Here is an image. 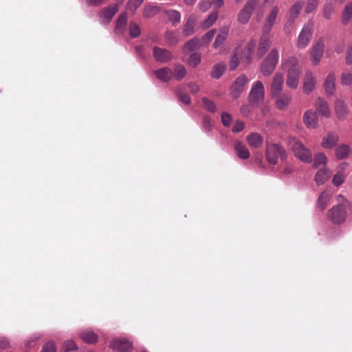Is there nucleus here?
<instances>
[{
  "mask_svg": "<svg viewBox=\"0 0 352 352\" xmlns=\"http://www.w3.org/2000/svg\"><path fill=\"white\" fill-rule=\"evenodd\" d=\"M337 200L339 204L329 210L328 219L333 223L340 224L345 221L347 210L351 208V205L341 195L338 196Z\"/></svg>",
  "mask_w": 352,
  "mask_h": 352,
  "instance_id": "nucleus-1",
  "label": "nucleus"
},
{
  "mask_svg": "<svg viewBox=\"0 0 352 352\" xmlns=\"http://www.w3.org/2000/svg\"><path fill=\"white\" fill-rule=\"evenodd\" d=\"M291 150L296 158L304 163H310L312 161V154L309 148L296 138H291L289 142Z\"/></svg>",
  "mask_w": 352,
  "mask_h": 352,
  "instance_id": "nucleus-2",
  "label": "nucleus"
},
{
  "mask_svg": "<svg viewBox=\"0 0 352 352\" xmlns=\"http://www.w3.org/2000/svg\"><path fill=\"white\" fill-rule=\"evenodd\" d=\"M265 156L269 163L275 165L278 162V157L283 160L287 158V153L282 145L267 142Z\"/></svg>",
  "mask_w": 352,
  "mask_h": 352,
  "instance_id": "nucleus-3",
  "label": "nucleus"
},
{
  "mask_svg": "<svg viewBox=\"0 0 352 352\" xmlns=\"http://www.w3.org/2000/svg\"><path fill=\"white\" fill-rule=\"evenodd\" d=\"M248 99L250 102L254 106H258L264 102L265 87L262 82L257 80L253 84Z\"/></svg>",
  "mask_w": 352,
  "mask_h": 352,
  "instance_id": "nucleus-4",
  "label": "nucleus"
},
{
  "mask_svg": "<svg viewBox=\"0 0 352 352\" xmlns=\"http://www.w3.org/2000/svg\"><path fill=\"white\" fill-rule=\"evenodd\" d=\"M278 50L276 49H272L261 65V71L264 76H270L274 72L278 63Z\"/></svg>",
  "mask_w": 352,
  "mask_h": 352,
  "instance_id": "nucleus-5",
  "label": "nucleus"
},
{
  "mask_svg": "<svg viewBox=\"0 0 352 352\" xmlns=\"http://www.w3.org/2000/svg\"><path fill=\"white\" fill-rule=\"evenodd\" d=\"M258 4V0L248 1L244 7L239 11L238 14V21L241 24L248 23L254 10Z\"/></svg>",
  "mask_w": 352,
  "mask_h": 352,
  "instance_id": "nucleus-6",
  "label": "nucleus"
},
{
  "mask_svg": "<svg viewBox=\"0 0 352 352\" xmlns=\"http://www.w3.org/2000/svg\"><path fill=\"white\" fill-rule=\"evenodd\" d=\"M248 77L242 74L236 78L230 87V94L234 98H238L244 91V87L248 82Z\"/></svg>",
  "mask_w": 352,
  "mask_h": 352,
  "instance_id": "nucleus-7",
  "label": "nucleus"
},
{
  "mask_svg": "<svg viewBox=\"0 0 352 352\" xmlns=\"http://www.w3.org/2000/svg\"><path fill=\"white\" fill-rule=\"evenodd\" d=\"M111 348L119 352H129L132 349L133 344L124 338H114L110 344Z\"/></svg>",
  "mask_w": 352,
  "mask_h": 352,
  "instance_id": "nucleus-8",
  "label": "nucleus"
},
{
  "mask_svg": "<svg viewBox=\"0 0 352 352\" xmlns=\"http://www.w3.org/2000/svg\"><path fill=\"white\" fill-rule=\"evenodd\" d=\"M118 5L117 4L111 5L106 8H104L99 14L100 22L102 24L109 23L114 15L118 12Z\"/></svg>",
  "mask_w": 352,
  "mask_h": 352,
  "instance_id": "nucleus-9",
  "label": "nucleus"
},
{
  "mask_svg": "<svg viewBox=\"0 0 352 352\" xmlns=\"http://www.w3.org/2000/svg\"><path fill=\"white\" fill-rule=\"evenodd\" d=\"M300 69L298 67H290L287 69V78L286 85L291 89L297 88L299 82Z\"/></svg>",
  "mask_w": 352,
  "mask_h": 352,
  "instance_id": "nucleus-10",
  "label": "nucleus"
},
{
  "mask_svg": "<svg viewBox=\"0 0 352 352\" xmlns=\"http://www.w3.org/2000/svg\"><path fill=\"white\" fill-rule=\"evenodd\" d=\"M283 75L280 73H276L273 78L270 87L272 97H276L280 94L283 90Z\"/></svg>",
  "mask_w": 352,
  "mask_h": 352,
  "instance_id": "nucleus-11",
  "label": "nucleus"
},
{
  "mask_svg": "<svg viewBox=\"0 0 352 352\" xmlns=\"http://www.w3.org/2000/svg\"><path fill=\"white\" fill-rule=\"evenodd\" d=\"M324 47L322 39H319L314 45L311 53V60L314 65L319 64L323 54Z\"/></svg>",
  "mask_w": 352,
  "mask_h": 352,
  "instance_id": "nucleus-12",
  "label": "nucleus"
},
{
  "mask_svg": "<svg viewBox=\"0 0 352 352\" xmlns=\"http://www.w3.org/2000/svg\"><path fill=\"white\" fill-rule=\"evenodd\" d=\"M153 54L155 60L160 63H166L173 58V55L170 51L159 47H153Z\"/></svg>",
  "mask_w": 352,
  "mask_h": 352,
  "instance_id": "nucleus-13",
  "label": "nucleus"
},
{
  "mask_svg": "<svg viewBox=\"0 0 352 352\" xmlns=\"http://www.w3.org/2000/svg\"><path fill=\"white\" fill-rule=\"evenodd\" d=\"M311 27H303L298 38V47L305 48L308 45L311 37Z\"/></svg>",
  "mask_w": 352,
  "mask_h": 352,
  "instance_id": "nucleus-14",
  "label": "nucleus"
},
{
  "mask_svg": "<svg viewBox=\"0 0 352 352\" xmlns=\"http://www.w3.org/2000/svg\"><path fill=\"white\" fill-rule=\"evenodd\" d=\"M279 11V8L278 6H274L272 7L270 13L267 16L265 22L263 25V31L267 34H270L272 28L273 27L276 19L277 17L278 13Z\"/></svg>",
  "mask_w": 352,
  "mask_h": 352,
  "instance_id": "nucleus-15",
  "label": "nucleus"
},
{
  "mask_svg": "<svg viewBox=\"0 0 352 352\" xmlns=\"http://www.w3.org/2000/svg\"><path fill=\"white\" fill-rule=\"evenodd\" d=\"M271 45L270 38L269 34H267L263 31V35L261 36L259 41V45L257 50V54L259 58L263 56L266 51L268 50Z\"/></svg>",
  "mask_w": 352,
  "mask_h": 352,
  "instance_id": "nucleus-16",
  "label": "nucleus"
},
{
  "mask_svg": "<svg viewBox=\"0 0 352 352\" xmlns=\"http://www.w3.org/2000/svg\"><path fill=\"white\" fill-rule=\"evenodd\" d=\"M316 83V78L311 72L306 73L304 82H303V91L306 94L311 93L315 88Z\"/></svg>",
  "mask_w": 352,
  "mask_h": 352,
  "instance_id": "nucleus-17",
  "label": "nucleus"
},
{
  "mask_svg": "<svg viewBox=\"0 0 352 352\" xmlns=\"http://www.w3.org/2000/svg\"><path fill=\"white\" fill-rule=\"evenodd\" d=\"M303 121L309 129H316L318 126V118L316 113L311 110H307L303 116Z\"/></svg>",
  "mask_w": 352,
  "mask_h": 352,
  "instance_id": "nucleus-18",
  "label": "nucleus"
},
{
  "mask_svg": "<svg viewBox=\"0 0 352 352\" xmlns=\"http://www.w3.org/2000/svg\"><path fill=\"white\" fill-rule=\"evenodd\" d=\"M240 62L245 64V56L243 54L242 49L240 47H238L236 48L234 54L230 59V69L234 70L238 67Z\"/></svg>",
  "mask_w": 352,
  "mask_h": 352,
  "instance_id": "nucleus-19",
  "label": "nucleus"
},
{
  "mask_svg": "<svg viewBox=\"0 0 352 352\" xmlns=\"http://www.w3.org/2000/svg\"><path fill=\"white\" fill-rule=\"evenodd\" d=\"M153 73L158 80L164 82H168L173 77V72L171 69L167 67L155 70Z\"/></svg>",
  "mask_w": 352,
  "mask_h": 352,
  "instance_id": "nucleus-20",
  "label": "nucleus"
},
{
  "mask_svg": "<svg viewBox=\"0 0 352 352\" xmlns=\"http://www.w3.org/2000/svg\"><path fill=\"white\" fill-rule=\"evenodd\" d=\"M325 93L327 96H333L336 91V78L333 73H329L324 82Z\"/></svg>",
  "mask_w": 352,
  "mask_h": 352,
  "instance_id": "nucleus-21",
  "label": "nucleus"
},
{
  "mask_svg": "<svg viewBox=\"0 0 352 352\" xmlns=\"http://www.w3.org/2000/svg\"><path fill=\"white\" fill-rule=\"evenodd\" d=\"M339 137L333 133H329L325 137L322 138L321 146L326 149L333 148L338 142Z\"/></svg>",
  "mask_w": 352,
  "mask_h": 352,
  "instance_id": "nucleus-22",
  "label": "nucleus"
},
{
  "mask_svg": "<svg viewBox=\"0 0 352 352\" xmlns=\"http://www.w3.org/2000/svg\"><path fill=\"white\" fill-rule=\"evenodd\" d=\"M335 111L338 119H344L348 113L346 104L343 100L337 99L335 101Z\"/></svg>",
  "mask_w": 352,
  "mask_h": 352,
  "instance_id": "nucleus-23",
  "label": "nucleus"
},
{
  "mask_svg": "<svg viewBox=\"0 0 352 352\" xmlns=\"http://www.w3.org/2000/svg\"><path fill=\"white\" fill-rule=\"evenodd\" d=\"M127 22V14L126 12L120 14L119 16L116 25L114 29V32L117 35H122L124 32L125 26Z\"/></svg>",
  "mask_w": 352,
  "mask_h": 352,
  "instance_id": "nucleus-24",
  "label": "nucleus"
},
{
  "mask_svg": "<svg viewBox=\"0 0 352 352\" xmlns=\"http://www.w3.org/2000/svg\"><path fill=\"white\" fill-rule=\"evenodd\" d=\"M333 192L331 189L327 188L320 194L318 199V208L320 210H324L327 203L329 201L332 197Z\"/></svg>",
  "mask_w": 352,
  "mask_h": 352,
  "instance_id": "nucleus-25",
  "label": "nucleus"
},
{
  "mask_svg": "<svg viewBox=\"0 0 352 352\" xmlns=\"http://www.w3.org/2000/svg\"><path fill=\"white\" fill-rule=\"evenodd\" d=\"M229 30L230 29L228 26L223 27L220 29L219 32L217 34L213 43V47L215 49L219 48L226 41L229 34Z\"/></svg>",
  "mask_w": 352,
  "mask_h": 352,
  "instance_id": "nucleus-26",
  "label": "nucleus"
},
{
  "mask_svg": "<svg viewBox=\"0 0 352 352\" xmlns=\"http://www.w3.org/2000/svg\"><path fill=\"white\" fill-rule=\"evenodd\" d=\"M195 23V16L190 15L183 27L182 32L185 36H189L194 33Z\"/></svg>",
  "mask_w": 352,
  "mask_h": 352,
  "instance_id": "nucleus-27",
  "label": "nucleus"
},
{
  "mask_svg": "<svg viewBox=\"0 0 352 352\" xmlns=\"http://www.w3.org/2000/svg\"><path fill=\"white\" fill-rule=\"evenodd\" d=\"M248 144L254 148H259L263 142V137L258 133H252L246 137Z\"/></svg>",
  "mask_w": 352,
  "mask_h": 352,
  "instance_id": "nucleus-28",
  "label": "nucleus"
},
{
  "mask_svg": "<svg viewBox=\"0 0 352 352\" xmlns=\"http://www.w3.org/2000/svg\"><path fill=\"white\" fill-rule=\"evenodd\" d=\"M316 110L325 118L330 117L331 111L327 102L318 98L316 102Z\"/></svg>",
  "mask_w": 352,
  "mask_h": 352,
  "instance_id": "nucleus-29",
  "label": "nucleus"
},
{
  "mask_svg": "<svg viewBox=\"0 0 352 352\" xmlns=\"http://www.w3.org/2000/svg\"><path fill=\"white\" fill-rule=\"evenodd\" d=\"M234 149L240 159L247 160L250 157V154L248 149L241 142L237 141L235 142Z\"/></svg>",
  "mask_w": 352,
  "mask_h": 352,
  "instance_id": "nucleus-30",
  "label": "nucleus"
},
{
  "mask_svg": "<svg viewBox=\"0 0 352 352\" xmlns=\"http://www.w3.org/2000/svg\"><path fill=\"white\" fill-rule=\"evenodd\" d=\"M329 177V171L327 167L318 170L315 175L314 180L318 185L324 184Z\"/></svg>",
  "mask_w": 352,
  "mask_h": 352,
  "instance_id": "nucleus-31",
  "label": "nucleus"
},
{
  "mask_svg": "<svg viewBox=\"0 0 352 352\" xmlns=\"http://www.w3.org/2000/svg\"><path fill=\"white\" fill-rule=\"evenodd\" d=\"M256 41L255 40H251L245 49L243 50V54L245 56V65L249 64L252 59V55L254 50L256 47Z\"/></svg>",
  "mask_w": 352,
  "mask_h": 352,
  "instance_id": "nucleus-32",
  "label": "nucleus"
},
{
  "mask_svg": "<svg viewBox=\"0 0 352 352\" xmlns=\"http://www.w3.org/2000/svg\"><path fill=\"white\" fill-rule=\"evenodd\" d=\"M292 96L289 94H284L281 96H279L276 101V107L278 109H285L291 102Z\"/></svg>",
  "mask_w": 352,
  "mask_h": 352,
  "instance_id": "nucleus-33",
  "label": "nucleus"
},
{
  "mask_svg": "<svg viewBox=\"0 0 352 352\" xmlns=\"http://www.w3.org/2000/svg\"><path fill=\"white\" fill-rule=\"evenodd\" d=\"M351 152V148L346 144H341L335 149V155L338 160L345 159Z\"/></svg>",
  "mask_w": 352,
  "mask_h": 352,
  "instance_id": "nucleus-34",
  "label": "nucleus"
},
{
  "mask_svg": "<svg viewBox=\"0 0 352 352\" xmlns=\"http://www.w3.org/2000/svg\"><path fill=\"white\" fill-rule=\"evenodd\" d=\"M80 338L86 343L94 344L98 340L97 335L91 330H85L80 333Z\"/></svg>",
  "mask_w": 352,
  "mask_h": 352,
  "instance_id": "nucleus-35",
  "label": "nucleus"
},
{
  "mask_svg": "<svg viewBox=\"0 0 352 352\" xmlns=\"http://www.w3.org/2000/svg\"><path fill=\"white\" fill-rule=\"evenodd\" d=\"M170 22L173 26L177 25L181 21V14L176 10H168L165 12Z\"/></svg>",
  "mask_w": 352,
  "mask_h": 352,
  "instance_id": "nucleus-36",
  "label": "nucleus"
},
{
  "mask_svg": "<svg viewBox=\"0 0 352 352\" xmlns=\"http://www.w3.org/2000/svg\"><path fill=\"white\" fill-rule=\"evenodd\" d=\"M302 5L303 3L298 1L291 7L289 12V21L293 22L298 16Z\"/></svg>",
  "mask_w": 352,
  "mask_h": 352,
  "instance_id": "nucleus-37",
  "label": "nucleus"
},
{
  "mask_svg": "<svg viewBox=\"0 0 352 352\" xmlns=\"http://www.w3.org/2000/svg\"><path fill=\"white\" fill-rule=\"evenodd\" d=\"M226 65L223 63L216 64L211 72V76L214 79H219L224 73Z\"/></svg>",
  "mask_w": 352,
  "mask_h": 352,
  "instance_id": "nucleus-38",
  "label": "nucleus"
},
{
  "mask_svg": "<svg viewBox=\"0 0 352 352\" xmlns=\"http://www.w3.org/2000/svg\"><path fill=\"white\" fill-rule=\"evenodd\" d=\"M352 18V3L346 5L342 14V23L346 25Z\"/></svg>",
  "mask_w": 352,
  "mask_h": 352,
  "instance_id": "nucleus-39",
  "label": "nucleus"
},
{
  "mask_svg": "<svg viewBox=\"0 0 352 352\" xmlns=\"http://www.w3.org/2000/svg\"><path fill=\"white\" fill-rule=\"evenodd\" d=\"M327 162V158L326 155L322 153H318L315 155L314 159V168H318L320 166L322 165L324 167H326Z\"/></svg>",
  "mask_w": 352,
  "mask_h": 352,
  "instance_id": "nucleus-40",
  "label": "nucleus"
},
{
  "mask_svg": "<svg viewBox=\"0 0 352 352\" xmlns=\"http://www.w3.org/2000/svg\"><path fill=\"white\" fill-rule=\"evenodd\" d=\"M186 75V69L185 67L179 64L175 65L173 76H174L175 79L180 80L184 78Z\"/></svg>",
  "mask_w": 352,
  "mask_h": 352,
  "instance_id": "nucleus-41",
  "label": "nucleus"
},
{
  "mask_svg": "<svg viewBox=\"0 0 352 352\" xmlns=\"http://www.w3.org/2000/svg\"><path fill=\"white\" fill-rule=\"evenodd\" d=\"M217 18H218V12H214L211 13L208 16V18L206 19H205L202 22L201 27L204 29L209 28L210 27H211L215 23V21H217Z\"/></svg>",
  "mask_w": 352,
  "mask_h": 352,
  "instance_id": "nucleus-42",
  "label": "nucleus"
},
{
  "mask_svg": "<svg viewBox=\"0 0 352 352\" xmlns=\"http://www.w3.org/2000/svg\"><path fill=\"white\" fill-rule=\"evenodd\" d=\"M184 89L182 86L178 87L176 90L177 95L182 102L188 105L190 104L191 100L190 96L184 92Z\"/></svg>",
  "mask_w": 352,
  "mask_h": 352,
  "instance_id": "nucleus-43",
  "label": "nucleus"
},
{
  "mask_svg": "<svg viewBox=\"0 0 352 352\" xmlns=\"http://www.w3.org/2000/svg\"><path fill=\"white\" fill-rule=\"evenodd\" d=\"M129 32L131 37L137 38L141 34V28L135 22L131 21L129 25Z\"/></svg>",
  "mask_w": 352,
  "mask_h": 352,
  "instance_id": "nucleus-44",
  "label": "nucleus"
},
{
  "mask_svg": "<svg viewBox=\"0 0 352 352\" xmlns=\"http://www.w3.org/2000/svg\"><path fill=\"white\" fill-rule=\"evenodd\" d=\"M159 11L157 6L146 5L144 8L143 15L146 18H150L154 16Z\"/></svg>",
  "mask_w": 352,
  "mask_h": 352,
  "instance_id": "nucleus-45",
  "label": "nucleus"
},
{
  "mask_svg": "<svg viewBox=\"0 0 352 352\" xmlns=\"http://www.w3.org/2000/svg\"><path fill=\"white\" fill-rule=\"evenodd\" d=\"M143 1L144 0H129L126 3V10L133 14Z\"/></svg>",
  "mask_w": 352,
  "mask_h": 352,
  "instance_id": "nucleus-46",
  "label": "nucleus"
},
{
  "mask_svg": "<svg viewBox=\"0 0 352 352\" xmlns=\"http://www.w3.org/2000/svg\"><path fill=\"white\" fill-rule=\"evenodd\" d=\"M200 46V41L197 38L189 40L185 45V47L189 51H195L199 49Z\"/></svg>",
  "mask_w": 352,
  "mask_h": 352,
  "instance_id": "nucleus-47",
  "label": "nucleus"
},
{
  "mask_svg": "<svg viewBox=\"0 0 352 352\" xmlns=\"http://www.w3.org/2000/svg\"><path fill=\"white\" fill-rule=\"evenodd\" d=\"M201 62V56L198 53L192 54L188 60V63L192 67L197 66Z\"/></svg>",
  "mask_w": 352,
  "mask_h": 352,
  "instance_id": "nucleus-48",
  "label": "nucleus"
},
{
  "mask_svg": "<svg viewBox=\"0 0 352 352\" xmlns=\"http://www.w3.org/2000/svg\"><path fill=\"white\" fill-rule=\"evenodd\" d=\"M202 102L204 104V107L210 112H214L217 109L216 105L214 102L204 97L202 98Z\"/></svg>",
  "mask_w": 352,
  "mask_h": 352,
  "instance_id": "nucleus-49",
  "label": "nucleus"
},
{
  "mask_svg": "<svg viewBox=\"0 0 352 352\" xmlns=\"http://www.w3.org/2000/svg\"><path fill=\"white\" fill-rule=\"evenodd\" d=\"M63 349L65 352H69L78 349L77 344L73 340H67L63 344Z\"/></svg>",
  "mask_w": 352,
  "mask_h": 352,
  "instance_id": "nucleus-50",
  "label": "nucleus"
},
{
  "mask_svg": "<svg viewBox=\"0 0 352 352\" xmlns=\"http://www.w3.org/2000/svg\"><path fill=\"white\" fill-rule=\"evenodd\" d=\"M212 128L210 118L208 116H204L202 121V129L205 133H209Z\"/></svg>",
  "mask_w": 352,
  "mask_h": 352,
  "instance_id": "nucleus-51",
  "label": "nucleus"
},
{
  "mask_svg": "<svg viewBox=\"0 0 352 352\" xmlns=\"http://www.w3.org/2000/svg\"><path fill=\"white\" fill-rule=\"evenodd\" d=\"M232 122V118L230 113L227 112H223L221 113V122L224 126H230Z\"/></svg>",
  "mask_w": 352,
  "mask_h": 352,
  "instance_id": "nucleus-52",
  "label": "nucleus"
},
{
  "mask_svg": "<svg viewBox=\"0 0 352 352\" xmlns=\"http://www.w3.org/2000/svg\"><path fill=\"white\" fill-rule=\"evenodd\" d=\"M165 38L171 45H175L178 41L177 36L173 32H167Z\"/></svg>",
  "mask_w": 352,
  "mask_h": 352,
  "instance_id": "nucleus-53",
  "label": "nucleus"
},
{
  "mask_svg": "<svg viewBox=\"0 0 352 352\" xmlns=\"http://www.w3.org/2000/svg\"><path fill=\"white\" fill-rule=\"evenodd\" d=\"M341 83L344 85H352V74L351 73H343L341 76Z\"/></svg>",
  "mask_w": 352,
  "mask_h": 352,
  "instance_id": "nucleus-54",
  "label": "nucleus"
},
{
  "mask_svg": "<svg viewBox=\"0 0 352 352\" xmlns=\"http://www.w3.org/2000/svg\"><path fill=\"white\" fill-rule=\"evenodd\" d=\"M41 352H56L54 342L53 341H50L45 343L43 345Z\"/></svg>",
  "mask_w": 352,
  "mask_h": 352,
  "instance_id": "nucleus-55",
  "label": "nucleus"
},
{
  "mask_svg": "<svg viewBox=\"0 0 352 352\" xmlns=\"http://www.w3.org/2000/svg\"><path fill=\"white\" fill-rule=\"evenodd\" d=\"M216 34V30L212 29L206 32L202 37V42L208 43L211 41Z\"/></svg>",
  "mask_w": 352,
  "mask_h": 352,
  "instance_id": "nucleus-56",
  "label": "nucleus"
},
{
  "mask_svg": "<svg viewBox=\"0 0 352 352\" xmlns=\"http://www.w3.org/2000/svg\"><path fill=\"white\" fill-rule=\"evenodd\" d=\"M349 166V164L347 162H342L337 168V173L336 174H339L342 176H344V179L346 177V170Z\"/></svg>",
  "mask_w": 352,
  "mask_h": 352,
  "instance_id": "nucleus-57",
  "label": "nucleus"
},
{
  "mask_svg": "<svg viewBox=\"0 0 352 352\" xmlns=\"http://www.w3.org/2000/svg\"><path fill=\"white\" fill-rule=\"evenodd\" d=\"M344 176L339 174H335L332 179L333 184L337 187L341 186L344 182Z\"/></svg>",
  "mask_w": 352,
  "mask_h": 352,
  "instance_id": "nucleus-58",
  "label": "nucleus"
},
{
  "mask_svg": "<svg viewBox=\"0 0 352 352\" xmlns=\"http://www.w3.org/2000/svg\"><path fill=\"white\" fill-rule=\"evenodd\" d=\"M333 6L331 3H326L323 8V16L329 19L333 12Z\"/></svg>",
  "mask_w": 352,
  "mask_h": 352,
  "instance_id": "nucleus-59",
  "label": "nucleus"
},
{
  "mask_svg": "<svg viewBox=\"0 0 352 352\" xmlns=\"http://www.w3.org/2000/svg\"><path fill=\"white\" fill-rule=\"evenodd\" d=\"M318 4V0H308L305 11L307 13L311 12L315 10Z\"/></svg>",
  "mask_w": 352,
  "mask_h": 352,
  "instance_id": "nucleus-60",
  "label": "nucleus"
},
{
  "mask_svg": "<svg viewBox=\"0 0 352 352\" xmlns=\"http://www.w3.org/2000/svg\"><path fill=\"white\" fill-rule=\"evenodd\" d=\"M245 128V124L244 123L241 121V120H236L235 121L233 126H232V131L233 133H239V132H241V131H243Z\"/></svg>",
  "mask_w": 352,
  "mask_h": 352,
  "instance_id": "nucleus-61",
  "label": "nucleus"
},
{
  "mask_svg": "<svg viewBox=\"0 0 352 352\" xmlns=\"http://www.w3.org/2000/svg\"><path fill=\"white\" fill-rule=\"evenodd\" d=\"M297 65L298 60L294 56L289 58L285 63V67L287 69L290 67H298Z\"/></svg>",
  "mask_w": 352,
  "mask_h": 352,
  "instance_id": "nucleus-62",
  "label": "nucleus"
},
{
  "mask_svg": "<svg viewBox=\"0 0 352 352\" xmlns=\"http://www.w3.org/2000/svg\"><path fill=\"white\" fill-rule=\"evenodd\" d=\"M199 6L201 11L206 12L210 8L211 2L207 0H201Z\"/></svg>",
  "mask_w": 352,
  "mask_h": 352,
  "instance_id": "nucleus-63",
  "label": "nucleus"
},
{
  "mask_svg": "<svg viewBox=\"0 0 352 352\" xmlns=\"http://www.w3.org/2000/svg\"><path fill=\"white\" fill-rule=\"evenodd\" d=\"M188 87L192 94H197L200 90L199 85L195 82L188 83Z\"/></svg>",
  "mask_w": 352,
  "mask_h": 352,
  "instance_id": "nucleus-64",
  "label": "nucleus"
}]
</instances>
